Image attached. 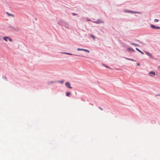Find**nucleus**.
Masks as SVG:
<instances>
[{
    "label": "nucleus",
    "instance_id": "obj_1",
    "mask_svg": "<svg viewBox=\"0 0 160 160\" xmlns=\"http://www.w3.org/2000/svg\"><path fill=\"white\" fill-rule=\"evenodd\" d=\"M58 24L60 25L65 27L66 28H69L68 23L62 20H59L58 22Z\"/></svg>",
    "mask_w": 160,
    "mask_h": 160
},
{
    "label": "nucleus",
    "instance_id": "obj_2",
    "mask_svg": "<svg viewBox=\"0 0 160 160\" xmlns=\"http://www.w3.org/2000/svg\"><path fill=\"white\" fill-rule=\"evenodd\" d=\"M124 12L126 13H141V12H138L133 11L131 10L125 9L124 10Z\"/></svg>",
    "mask_w": 160,
    "mask_h": 160
},
{
    "label": "nucleus",
    "instance_id": "obj_3",
    "mask_svg": "<svg viewBox=\"0 0 160 160\" xmlns=\"http://www.w3.org/2000/svg\"><path fill=\"white\" fill-rule=\"evenodd\" d=\"M150 27L153 29H160V27L159 26H156L154 25L153 24H151L150 25Z\"/></svg>",
    "mask_w": 160,
    "mask_h": 160
},
{
    "label": "nucleus",
    "instance_id": "obj_4",
    "mask_svg": "<svg viewBox=\"0 0 160 160\" xmlns=\"http://www.w3.org/2000/svg\"><path fill=\"white\" fill-rule=\"evenodd\" d=\"M93 22L97 24H100V23H104V22L103 21H101L100 19H99L98 20L96 21H94Z\"/></svg>",
    "mask_w": 160,
    "mask_h": 160
},
{
    "label": "nucleus",
    "instance_id": "obj_5",
    "mask_svg": "<svg viewBox=\"0 0 160 160\" xmlns=\"http://www.w3.org/2000/svg\"><path fill=\"white\" fill-rule=\"evenodd\" d=\"M78 51H85L86 52L88 53H89L90 51L88 50L84 49H82V48H78L77 49Z\"/></svg>",
    "mask_w": 160,
    "mask_h": 160
},
{
    "label": "nucleus",
    "instance_id": "obj_6",
    "mask_svg": "<svg viewBox=\"0 0 160 160\" xmlns=\"http://www.w3.org/2000/svg\"><path fill=\"white\" fill-rule=\"evenodd\" d=\"M65 85L68 88H72V87L71 86L70 83L69 82H67L65 83Z\"/></svg>",
    "mask_w": 160,
    "mask_h": 160
},
{
    "label": "nucleus",
    "instance_id": "obj_7",
    "mask_svg": "<svg viewBox=\"0 0 160 160\" xmlns=\"http://www.w3.org/2000/svg\"><path fill=\"white\" fill-rule=\"evenodd\" d=\"M144 52H145V53L147 55H148L149 57L150 58H153V57L152 56V55L150 53L148 52H147V51H144Z\"/></svg>",
    "mask_w": 160,
    "mask_h": 160
},
{
    "label": "nucleus",
    "instance_id": "obj_8",
    "mask_svg": "<svg viewBox=\"0 0 160 160\" xmlns=\"http://www.w3.org/2000/svg\"><path fill=\"white\" fill-rule=\"evenodd\" d=\"M149 75L152 77H153L155 75V73L153 71H151L149 72Z\"/></svg>",
    "mask_w": 160,
    "mask_h": 160
},
{
    "label": "nucleus",
    "instance_id": "obj_9",
    "mask_svg": "<svg viewBox=\"0 0 160 160\" xmlns=\"http://www.w3.org/2000/svg\"><path fill=\"white\" fill-rule=\"evenodd\" d=\"M62 53L65 54H68V55H75V56H80V55H76V54H72L71 53L66 52H62Z\"/></svg>",
    "mask_w": 160,
    "mask_h": 160
},
{
    "label": "nucleus",
    "instance_id": "obj_10",
    "mask_svg": "<svg viewBox=\"0 0 160 160\" xmlns=\"http://www.w3.org/2000/svg\"><path fill=\"white\" fill-rule=\"evenodd\" d=\"M8 28H12V29L13 30L15 31H19V30L18 29V30H17L16 28H15L13 26L11 25H9L8 26Z\"/></svg>",
    "mask_w": 160,
    "mask_h": 160
},
{
    "label": "nucleus",
    "instance_id": "obj_11",
    "mask_svg": "<svg viewBox=\"0 0 160 160\" xmlns=\"http://www.w3.org/2000/svg\"><path fill=\"white\" fill-rule=\"evenodd\" d=\"M127 50L129 51L130 52H134L135 51V50L132 48H127Z\"/></svg>",
    "mask_w": 160,
    "mask_h": 160
},
{
    "label": "nucleus",
    "instance_id": "obj_12",
    "mask_svg": "<svg viewBox=\"0 0 160 160\" xmlns=\"http://www.w3.org/2000/svg\"><path fill=\"white\" fill-rule=\"evenodd\" d=\"M6 13L7 14V15L9 16H11L13 17H14V15L13 14H10L8 12H6Z\"/></svg>",
    "mask_w": 160,
    "mask_h": 160
},
{
    "label": "nucleus",
    "instance_id": "obj_13",
    "mask_svg": "<svg viewBox=\"0 0 160 160\" xmlns=\"http://www.w3.org/2000/svg\"><path fill=\"white\" fill-rule=\"evenodd\" d=\"M56 82L55 81H48V85L52 84V83H54Z\"/></svg>",
    "mask_w": 160,
    "mask_h": 160
},
{
    "label": "nucleus",
    "instance_id": "obj_14",
    "mask_svg": "<svg viewBox=\"0 0 160 160\" xmlns=\"http://www.w3.org/2000/svg\"><path fill=\"white\" fill-rule=\"evenodd\" d=\"M130 44L131 45H134V46H138V47L139 46V45L138 44H136V43H132V42H131L130 43Z\"/></svg>",
    "mask_w": 160,
    "mask_h": 160
},
{
    "label": "nucleus",
    "instance_id": "obj_15",
    "mask_svg": "<svg viewBox=\"0 0 160 160\" xmlns=\"http://www.w3.org/2000/svg\"><path fill=\"white\" fill-rule=\"evenodd\" d=\"M136 49L139 52H140L142 55H143L144 54V53L143 52H142L139 49L137 48H136Z\"/></svg>",
    "mask_w": 160,
    "mask_h": 160
},
{
    "label": "nucleus",
    "instance_id": "obj_16",
    "mask_svg": "<svg viewBox=\"0 0 160 160\" xmlns=\"http://www.w3.org/2000/svg\"><path fill=\"white\" fill-rule=\"evenodd\" d=\"M71 94V92H68L66 93V95L67 96L70 97V96Z\"/></svg>",
    "mask_w": 160,
    "mask_h": 160
},
{
    "label": "nucleus",
    "instance_id": "obj_17",
    "mask_svg": "<svg viewBox=\"0 0 160 160\" xmlns=\"http://www.w3.org/2000/svg\"><path fill=\"white\" fill-rule=\"evenodd\" d=\"M8 38H9V37H3V40L6 42H7V39H8Z\"/></svg>",
    "mask_w": 160,
    "mask_h": 160
},
{
    "label": "nucleus",
    "instance_id": "obj_18",
    "mask_svg": "<svg viewBox=\"0 0 160 160\" xmlns=\"http://www.w3.org/2000/svg\"><path fill=\"white\" fill-rule=\"evenodd\" d=\"M125 58L126 59L128 60H131V61H136L134 59H133L129 58Z\"/></svg>",
    "mask_w": 160,
    "mask_h": 160
},
{
    "label": "nucleus",
    "instance_id": "obj_19",
    "mask_svg": "<svg viewBox=\"0 0 160 160\" xmlns=\"http://www.w3.org/2000/svg\"><path fill=\"white\" fill-rule=\"evenodd\" d=\"M2 78L3 79H5L6 80H7V78L5 76H4V75L2 77Z\"/></svg>",
    "mask_w": 160,
    "mask_h": 160
},
{
    "label": "nucleus",
    "instance_id": "obj_20",
    "mask_svg": "<svg viewBox=\"0 0 160 160\" xmlns=\"http://www.w3.org/2000/svg\"><path fill=\"white\" fill-rule=\"evenodd\" d=\"M158 20L157 19H155L154 20V21L155 22H157L158 21Z\"/></svg>",
    "mask_w": 160,
    "mask_h": 160
},
{
    "label": "nucleus",
    "instance_id": "obj_21",
    "mask_svg": "<svg viewBox=\"0 0 160 160\" xmlns=\"http://www.w3.org/2000/svg\"><path fill=\"white\" fill-rule=\"evenodd\" d=\"M91 36L94 39L95 38V37L94 35H91Z\"/></svg>",
    "mask_w": 160,
    "mask_h": 160
},
{
    "label": "nucleus",
    "instance_id": "obj_22",
    "mask_svg": "<svg viewBox=\"0 0 160 160\" xmlns=\"http://www.w3.org/2000/svg\"><path fill=\"white\" fill-rule=\"evenodd\" d=\"M72 15L73 16H75L77 15V14L76 13L73 12L72 13Z\"/></svg>",
    "mask_w": 160,
    "mask_h": 160
},
{
    "label": "nucleus",
    "instance_id": "obj_23",
    "mask_svg": "<svg viewBox=\"0 0 160 160\" xmlns=\"http://www.w3.org/2000/svg\"><path fill=\"white\" fill-rule=\"evenodd\" d=\"M98 108H99L101 110H103V109L102 108H101V107H98Z\"/></svg>",
    "mask_w": 160,
    "mask_h": 160
},
{
    "label": "nucleus",
    "instance_id": "obj_24",
    "mask_svg": "<svg viewBox=\"0 0 160 160\" xmlns=\"http://www.w3.org/2000/svg\"><path fill=\"white\" fill-rule=\"evenodd\" d=\"M8 39H9V40L10 41H11V42L12 41V40L11 38H8Z\"/></svg>",
    "mask_w": 160,
    "mask_h": 160
},
{
    "label": "nucleus",
    "instance_id": "obj_25",
    "mask_svg": "<svg viewBox=\"0 0 160 160\" xmlns=\"http://www.w3.org/2000/svg\"><path fill=\"white\" fill-rule=\"evenodd\" d=\"M60 82L61 83H63L64 82V81H60Z\"/></svg>",
    "mask_w": 160,
    "mask_h": 160
},
{
    "label": "nucleus",
    "instance_id": "obj_26",
    "mask_svg": "<svg viewBox=\"0 0 160 160\" xmlns=\"http://www.w3.org/2000/svg\"><path fill=\"white\" fill-rule=\"evenodd\" d=\"M137 66H140V63H137Z\"/></svg>",
    "mask_w": 160,
    "mask_h": 160
},
{
    "label": "nucleus",
    "instance_id": "obj_27",
    "mask_svg": "<svg viewBox=\"0 0 160 160\" xmlns=\"http://www.w3.org/2000/svg\"><path fill=\"white\" fill-rule=\"evenodd\" d=\"M155 96H156V97H157V96H160V95H159V94H156V95H155Z\"/></svg>",
    "mask_w": 160,
    "mask_h": 160
},
{
    "label": "nucleus",
    "instance_id": "obj_28",
    "mask_svg": "<svg viewBox=\"0 0 160 160\" xmlns=\"http://www.w3.org/2000/svg\"><path fill=\"white\" fill-rule=\"evenodd\" d=\"M105 66L107 68H109V67H108V66H107V65H105Z\"/></svg>",
    "mask_w": 160,
    "mask_h": 160
},
{
    "label": "nucleus",
    "instance_id": "obj_29",
    "mask_svg": "<svg viewBox=\"0 0 160 160\" xmlns=\"http://www.w3.org/2000/svg\"><path fill=\"white\" fill-rule=\"evenodd\" d=\"M136 41H138V42L141 43L140 42L139 40H136Z\"/></svg>",
    "mask_w": 160,
    "mask_h": 160
},
{
    "label": "nucleus",
    "instance_id": "obj_30",
    "mask_svg": "<svg viewBox=\"0 0 160 160\" xmlns=\"http://www.w3.org/2000/svg\"><path fill=\"white\" fill-rule=\"evenodd\" d=\"M87 20L88 21H90L91 20L90 19H88Z\"/></svg>",
    "mask_w": 160,
    "mask_h": 160
}]
</instances>
